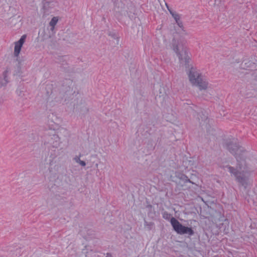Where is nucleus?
Returning a JSON list of instances; mask_svg holds the SVG:
<instances>
[{
	"instance_id": "nucleus-13",
	"label": "nucleus",
	"mask_w": 257,
	"mask_h": 257,
	"mask_svg": "<svg viewBox=\"0 0 257 257\" xmlns=\"http://www.w3.org/2000/svg\"><path fill=\"white\" fill-rule=\"evenodd\" d=\"M74 83L72 80H65L61 86V91L63 94L67 96H71L74 93Z\"/></svg>"
},
{
	"instance_id": "nucleus-17",
	"label": "nucleus",
	"mask_w": 257,
	"mask_h": 257,
	"mask_svg": "<svg viewBox=\"0 0 257 257\" xmlns=\"http://www.w3.org/2000/svg\"><path fill=\"white\" fill-rule=\"evenodd\" d=\"M10 72V69L7 68L3 74V78L0 79V87L5 86L9 82L8 75Z\"/></svg>"
},
{
	"instance_id": "nucleus-27",
	"label": "nucleus",
	"mask_w": 257,
	"mask_h": 257,
	"mask_svg": "<svg viewBox=\"0 0 257 257\" xmlns=\"http://www.w3.org/2000/svg\"><path fill=\"white\" fill-rule=\"evenodd\" d=\"M154 223L152 222L145 221L144 225L145 227L149 230H151L154 226Z\"/></svg>"
},
{
	"instance_id": "nucleus-32",
	"label": "nucleus",
	"mask_w": 257,
	"mask_h": 257,
	"mask_svg": "<svg viewBox=\"0 0 257 257\" xmlns=\"http://www.w3.org/2000/svg\"><path fill=\"white\" fill-rule=\"evenodd\" d=\"M3 102V100L2 99H0V104H1Z\"/></svg>"
},
{
	"instance_id": "nucleus-18",
	"label": "nucleus",
	"mask_w": 257,
	"mask_h": 257,
	"mask_svg": "<svg viewBox=\"0 0 257 257\" xmlns=\"http://www.w3.org/2000/svg\"><path fill=\"white\" fill-rule=\"evenodd\" d=\"M60 121V119L54 113H51L48 116V122L52 126L58 124Z\"/></svg>"
},
{
	"instance_id": "nucleus-11",
	"label": "nucleus",
	"mask_w": 257,
	"mask_h": 257,
	"mask_svg": "<svg viewBox=\"0 0 257 257\" xmlns=\"http://www.w3.org/2000/svg\"><path fill=\"white\" fill-rule=\"evenodd\" d=\"M7 3L5 12L8 18H12L17 15L18 5L16 0H5Z\"/></svg>"
},
{
	"instance_id": "nucleus-26",
	"label": "nucleus",
	"mask_w": 257,
	"mask_h": 257,
	"mask_svg": "<svg viewBox=\"0 0 257 257\" xmlns=\"http://www.w3.org/2000/svg\"><path fill=\"white\" fill-rule=\"evenodd\" d=\"M109 35L110 36L112 39H114V44L115 45H118V37L117 36V35L113 33L110 32L109 33Z\"/></svg>"
},
{
	"instance_id": "nucleus-15",
	"label": "nucleus",
	"mask_w": 257,
	"mask_h": 257,
	"mask_svg": "<svg viewBox=\"0 0 257 257\" xmlns=\"http://www.w3.org/2000/svg\"><path fill=\"white\" fill-rule=\"evenodd\" d=\"M175 176L180 180V181L178 183V184L179 185H180V186L182 187L183 186V184H182L181 181L183 182L184 184L187 182H189L192 184H195L194 182H192L190 179H189L188 177L186 176L185 175L182 174L180 172H176Z\"/></svg>"
},
{
	"instance_id": "nucleus-5",
	"label": "nucleus",
	"mask_w": 257,
	"mask_h": 257,
	"mask_svg": "<svg viewBox=\"0 0 257 257\" xmlns=\"http://www.w3.org/2000/svg\"><path fill=\"white\" fill-rule=\"evenodd\" d=\"M27 36L26 35H23L20 39L15 42V48L13 55L16 58V60L18 62L16 70L14 75H20L22 73L21 70V65L22 64L23 60H21L19 58V55L21 52V48L24 44Z\"/></svg>"
},
{
	"instance_id": "nucleus-33",
	"label": "nucleus",
	"mask_w": 257,
	"mask_h": 257,
	"mask_svg": "<svg viewBox=\"0 0 257 257\" xmlns=\"http://www.w3.org/2000/svg\"><path fill=\"white\" fill-rule=\"evenodd\" d=\"M236 63H239V61L238 60H236V61H235Z\"/></svg>"
},
{
	"instance_id": "nucleus-20",
	"label": "nucleus",
	"mask_w": 257,
	"mask_h": 257,
	"mask_svg": "<svg viewBox=\"0 0 257 257\" xmlns=\"http://www.w3.org/2000/svg\"><path fill=\"white\" fill-rule=\"evenodd\" d=\"M254 63L252 62L250 60L246 59L244 60L240 64V68L243 69H246L252 67Z\"/></svg>"
},
{
	"instance_id": "nucleus-24",
	"label": "nucleus",
	"mask_w": 257,
	"mask_h": 257,
	"mask_svg": "<svg viewBox=\"0 0 257 257\" xmlns=\"http://www.w3.org/2000/svg\"><path fill=\"white\" fill-rule=\"evenodd\" d=\"M47 31H48V29H44L39 32V34L41 35H42L43 40H45V39H47L48 38H50L51 37L50 35H46V32Z\"/></svg>"
},
{
	"instance_id": "nucleus-19",
	"label": "nucleus",
	"mask_w": 257,
	"mask_h": 257,
	"mask_svg": "<svg viewBox=\"0 0 257 257\" xmlns=\"http://www.w3.org/2000/svg\"><path fill=\"white\" fill-rule=\"evenodd\" d=\"M94 252L91 249L85 246L78 254V257H91Z\"/></svg>"
},
{
	"instance_id": "nucleus-1",
	"label": "nucleus",
	"mask_w": 257,
	"mask_h": 257,
	"mask_svg": "<svg viewBox=\"0 0 257 257\" xmlns=\"http://www.w3.org/2000/svg\"><path fill=\"white\" fill-rule=\"evenodd\" d=\"M55 150H51L48 156L40 165L41 171L46 179L49 181L48 188L54 193L64 194L69 185V177L63 174V168L56 163Z\"/></svg>"
},
{
	"instance_id": "nucleus-23",
	"label": "nucleus",
	"mask_w": 257,
	"mask_h": 257,
	"mask_svg": "<svg viewBox=\"0 0 257 257\" xmlns=\"http://www.w3.org/2000/svg\"><path fill=\"white\" fill-rule=\"evenodd\" d=\"M58 19L57 17H53L49 23V25L51 27V31L53 32L55 26L58 22Z\"/></svg>"
},
{
	"instance_id": "nucleus-21",
	"label": "nucleus",
	"mask_w": 257,
	"mask_h": 257,
	"mask_svg": "<svg viewBox=\"0 0 257 257\" xmlns=\"http://www.w3.org/2000/svg\"><path fill=\"white\" fill-rule=\"evenodd\" d=\"M10 19V23L14 26L17 25L18 27L21 25L22 18L20 16L15 15L12 18H9Z\"/></svg>"
},
{
	"instance_id": "nucleus-2",
	"label": "nucleus",
	"mask_w": 257,
	"mask_h": 257,
	"mask_svg": "<svg viewBox=\"0 0 257 257\" xmlns=\"http://www.w3.org/2000/svg\"><path fill=\"white\" fill-rule=\"evenodd\" d=\"M225 147L228 151L235 156L237 162V167L235 169L229 165L222 166L221 167L230 172L236 181L246 188L249 183L248 178L252 172L249 168L245 161L247 153L243 148L239 146L236 139L226 140L224 144Z\"/></svg>"
},
{
	"instance_id": "nucleus-10",
	"label": "nucleus",
	"mask_w": 257,
	"mask_h": 257,
	"mask_svg": "<svg viewBox=\"0 0 257 257\" xmlns=\"http://www.w3.org/2000/svg\"><path fill=\"white\" fill-rule=\"evenodd\" d=\"M73 111L77 115L83 116L89 112V108L85 101L82 99L77 100L74 105Z\"/></svg>"
},
{
	"instance_id": "nucleus-4",
	"label": "nucleus",
	"mask_w": 257,
	"mask_h": 257,
	"mask_svg": "<svg viewBox=\"0 0 257 257\" xmlns=\"http://www.w3.org/2000/svg\"><path fill=\"white\" fill-rule=\"evenodd\" d=\"M173 49L176 54L180 62V66L188 67L190 64L191 58L187 51L186 48L181 44H174Z\"/></svg>"
},
{
	"instance_id": "nucleus-12",
	"label": "nucleus",
	"mask_w": 257,
	"mask_h": 257,
	"mask_svg": "<svg viewBox=\"0 0 257 257\" xmlns=\"http://www.w3.org/2000/svg\"><path fill=\"white\" fill-rule=\"evenodd\" d=\"M166 5L168 8V9L170 14L172 15V17L174 19L176 24H177V25L178 26V27L180 28V29H178L177 30L178 31L177 32L180 34H182V35H187L188 33L185 30V29L184 27V26H183V22H182V21L180 19V18H181L180 15L179 14H178L177 12H176L175 11H174L172 10L171 9H170L169 8L168 6H167V4H166Z\"/></svg>"
},
{
	"instance_id": "nucleus-28",
	"label": "nucleus",
	"mask_w": 257,
	"mask_h": 257,
	"mask_svg": "<svg viewBox=\"0 0 257 257\" xmlns=\"http://www.w3.org/2000/svg\"><path fill=\"white\" fill-rule=\"evenodd\" d=\"M54 137V139H58V144L57 143H56V144H54L52 146V148H57L58 147V146H59V137L56 136V135H54L53 136Z\"/></svg>"
},
{
	"instance_id": "nucleus-29",
	"label": "nucleus",
	"mask_w": 257,
	"mask_h": 257,
	"mask_svg": "<svg viewBox=\"0 0 257 257\" xmlns=\"http://www.w3.org/2000/svg\"><path fill=\"white\" fill-rule=\"evenodd\" d=\"M16 93L20 96H23V91L21 89H17L16 90Z\"/></svg>"
},
{
	"instance_id": "nucleus-14",
	"label": "nucleus",
	"mask_w": 257,
	"mask_h": 257,
	"mask_svg": "<svg viewBox=\"0 0 257 257\" xmlns=\"http://www.w3.org/2000/svg\"><path fill=\"white\" fill-rule=\"evenodd\" d=\"M57 6V3L54 1H48L43 4V10L44 15H48L53 8Z\"/></svg>"
},
{
	"instance_id": "nucleus-8",
	"label": "nucleus",
	"mask_w": 257,
	"mask_h": 257,
	"mask_svg": "<svg viewBox=\"0 0 257 257\" xmlns=\"http://www.w3.org/2000/svg\"><path fill=\"white\" fill-rule=\"evenodd\" d=\"M113 11L116 14L122 16L127 15L131 19H133L135 15V11L133 8L131 7L130 9L126 8L124 4L119 1L114 2Z\"/></svg>"
},
{
	"instance_id": "nucleus-34",
	"label": "nucleus",
	"mask_w": 257,
	"mask_h": 257,
	"mask_svg": "<svg viewBox=\"0 0 257 257\" xmlns=\"http://www.w3.org/2000/svg\"><path fill=\"white\" fill-rule=\"evenodd\" d=\"M98 164H96V165H95L96 167H98Z\"/></svg>"
},
{
	"instance_id": "nucleus-16",
	"label": "nucleus",
	"mask_w": 257,
	"mask_h": 257,
	"mask_svg": "<svg viewBox=\"0 0 257 257\" xmlns=\"http://www.w3.org/2000/svg\"><path fill=\"white\" fill-rule=\"evenodd\" d=\"M63 40L69 43H73L77 40L76 35L70 31H67L63 36Z\"/></svg>"
},
{
	"instance_id": "nucleus-7",
	"label": "nucleus",
	"mask_w": 257,
	"mask_h": 257,
	"mask_svg": "<svg viewBox=\"0 0 257 257\" xmlns=\"http://www.w3.org/2000/svg\"><path fill=\"white\" fill-rule=\"evenodd\" d=\"M171 224L174 230L178 233L181 235L188 234L192 236L194 232L191 227L183 226L179 221L174 217H172L170 220Z\"/></svg>"
},
{
	"instance_id": "nucleus-30",
	"label": "nucleus",
	"mask_w": 257,
	"mask_h": 257,
	"mask_svg": "<svg viewBox=\"0 0 257 257\" xmlns=\"http://www.w3.org/2000/svg\"><path fill=\"white\" fill-rule=\"evenodd\" d=\"M170 214H168V213H164L163 214V217H164V218L168 219V217L170 216Z\"/></svg>"
},
{
	"instance_id": "nucleus-3",
	"label": "nucleus",
	"mask_w": 257,
	"mask_h": 257,
	"mask_svg": "<svg viewBox=\"0 0 257 257\" xmlns=\"http://www.w3.org/2000/svg\"><path fill=\"white\" fill-rule=\"evenodd\" d=\"M185 69L187 72L189 81L192 85L198 87L201 91L206 90L210 88L208 81L195 68L193 67L192 64L188 67H185Z\"/></svg>"
},
{
	"instance_id": "nucleus-6",
	"label": "nucleus",
	"mask_w": 257,
	"mask_h": 257,
	"mask_svg": "<svg viewBox=\"0 0 257 257\" xmlns=\"http://www.w3.org/2000/svg\"><path fill=\"white\" fill-rule=\"evenodd\" d=\"M197 119H198L200 124L202 126H205L207 130V134L206 135V138L208 141L214 139L215 131L213 128L211 127L208 128V120L207 113L205 112L201 111L197 113Z\"/></svg>"
},
{
	"instance_id": "nucleus-22",
	"label": "nucleus",
	"mask_w": 257,
	"mask_h": 257,
	"mask_svg": "<svg viewBox=\"0 0 257 257\" xmlns=\"http://www.w3.org/2000/svg\"><path fill=\"white\" fill-rule=\"evenodd\" d=\"M42 1L43 0H24L26 5L35 9L38 8V4Z\"/></svg>"
},
{
	"instance_id": "nucleus-31",
	"label": "nucleus",
	"mask_w": 257,
	"mask_h": 257,
	"mask_svg": "<svg viewBox=\"0 0 257 257\" xmlns=\"http://www.w3.org/2000/svg\"><path fill=\"white\" fill-rule=\"evenodd\" d=\"M106 257H111V254L107 253L106 254Z\"/></svg>"
},
{
	"instance_id": "nucleus-25",
	"label": "nucleus",
	"mask_w": 257,
	"mask_h": 257,
	"mask_svg": "<svg viewBox=\"0 0 257 257\" xmlns=\"http://www.w3.org/2000/svg\"><path fill=\"white\" fill-rule=\"evenodd\" d=\"M73 160L75 161L76 163L79 164L81 166L84 167L86 166V163L84 161L81 160L79 156H76L73 158Z\"/></svg>"
},
{
	"instance_id": "nucleus-9",
	"label": "nucleus",
	"mask_w": 257,
	"mask_h": 257,
	"mask_svg": "<svg viewBox=\"0 0 257 257\" xmlns=\"http://www.w3.org/2000/svg\"><path fill=\"white\" fill-rule=\"evenodd\" d=\"M155 99L158 105H163L166 101L167 94L165 88L160 84L155 86L154 89Z\"/></svg>"
}]
</instances>
